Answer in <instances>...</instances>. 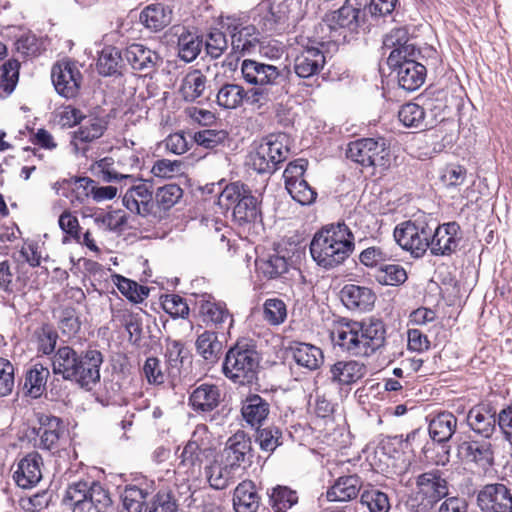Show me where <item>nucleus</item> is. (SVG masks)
<instances>
[{
	"mask_svg": "<svg viewBox=\"0 0 512 512\" xmlns=\"http://www.w3.org/2000/svg\"><path fill=\"white\" fill-rule=\"evenodd\" d=\"M295 363L309 371L317 370L324 363L323 351L310 343L292 341L287 347Z\"/></svg>",
	"mask_w": 512,
	"mask_h": 512,
	"instance_id": "25",
	"label": "nucleus"
},
{
	"mask_svg": "<svg viewBox=\"0 0 512 512\" xmlns=\"http://www.w3.org/2000/svg\"><path fill=\"white\" fill-rule=\"evenodd\" d=\"M360 503L365 506L369 512H389L391 501L387 492H384L372 484L363 487L360 495Z\"/></svg>",
	"mask_w": 512,
	"mask_h": 512,
	"instance_id": "43",
	"label": "nucleus"
},
{
	"mask_svg": "<svg viewBox=\"0 0 512 512\" xmlns=\"http://www.w3.org/2000/svg\"><path fill=\"white\" fill-rule=\"evenodd\" d=\"M123 205L132 213L141 216L152 214L154 201L150 186L146 183L131 186L123 196Z\"/></svg>",
	"mask_w": 512,
	"mask_h": 512,
	"instance_id": "23",
	"label": "nucleus"
},
{
	"mask_svg": "<svg viewBox=\"0 0 512 512\" xmlns=\"http://www.w3.org/2000/svg\"><path fill=\"white\" fill-rule=\"evenodd\" d=\"M260 203L251 189L240 182L226 185L218 196L219 206L232 209L234 223L248 235H258L264 229Z\"/></svg>",
	"mask_w": 512,
	"mask_h": 512,
	"instance_id": "4",
	"label": "nucleus"
},
{
	"mask_svg": "<svg viewBox=\"0 0 512 512\" xmlns=\"http://www.w3.org/2000/svg\"><path fill=\"white\" fill-rule=\"evenodd\" d=\"M346 157L362 167L386 170L390 167V149L384 138H362L349 143Z\"/></svg>",
	"mask_w": 512,
	"mask_h": 512,
	"instance_id": "10",
	"label": "nucleus"
},
{
	"mask_svg": "<svg viewBox=\"0 0 512 512\" xmlns=\"http://www.w3.org/2000/svg\"><path fill=\"white\" fill-rule=\"evenodd\" d=\"M246 90L236 83H224L216 94V103L224 109H236L245 99Z\"/></svg>",
	"mask_w": 512,
	"mask_h": 512,
	"instance_id": "45",
	"label": "nucleus"
},
{
	"mask_svg": "<svg viewBox=\"0 0 512 512\" xmlns=\"http://www.w3.org/2000/svg\"><path fill=\"white\" fill-rule=\"evenodd\" d=\"M121 60V53L116 47H104L97 60L96 66L98 73L102 76L118 74Z\"/></svg>",
	"mask_w": 512,
	"mask_h": 512,
	"instance_id": "49",
	"label": "nucleus"
},
{
	"mask_svg": "<svg viewBox=\"0 0 512 512\" xmlns=\"http://www.w3.org/2000/svg\"><path fill=\"white\" fill-rule=\"evenodd\" d=\"M37 338V349L44 355L55 353L58 334L56 330L49 324H43L35 332Z\"/></svg>",
	"mask_w": 512,
	"mask_h": 512,
	"instance_id": "57",
	"label": "nucleus"
},
{
	"mask_svg": "<svg viewBox=\"0 0 512 512\" xmlns=\"http://www.w3.org/2000/svg\"><path fill=\"white\" fill-rule=\"evenodd\" d=\"M19 67L17 60H8L2 65L0 98H6L14 91L19 78Z\"/></svg>",
	"mask_w": 512,
	"mask_h": 512,
	"instance_id": "52",
	"label": "nucleus"
},
{
	"mask_svg": "<svg viewBox=\"0 0 512 512\" xmlns=\"http://www.w3.org/2000/svg\"><path fill=\"white\" fill-rule=\"evenodd\" d=\"M477 503L483 512H512V489L501 482L486 484L478 492Z\"/></svg>",
	"mask_w": 512,
	"mask_h": 512,
	"instance_id": "17",
	"label": "nucleus"
},
{
	"mask_svg": "<svg viewBox=\"0 0 512 512\" xmlns=\"http://www.w3.org/2000/svg\"><path fill=\"white\" fill-rule=\"evenodd\" d=\"M24 287L25 281L12 272L9 261L0 262V289L8 294H16Z\"/></svg>",
	"mask_w": 512,
	"mask_h": 512,
	"instance_id": "56",
	"label": "nucleus"
},
{
	"mask_svg": "<svg viewBox=\"0 0 512 512\" xmlns=\"http://www.w3.org/2000/svg\"><path fill=\"white\" fill-rule=\"evenodd\" d=\"M61 185L72 190L76 194L77 200L83 202L93 194L95 182L89 177H73L63 180Z\"/></svg>",
	"mask_w": 512,
	"mask_h": 512,
	"instance_id": "62",
	"label": "nucleus"
},
{
	"mask_svg": "<svg viewBox=\"0 0 512 512\" xmlns=\"http://www.w3.org/2000/svg\"><path fill=\"white\" fill-rule=\"evenodd\" d=\"M113 317L118 320L129 334V342L139 346L142 340L143 316L141 311H131L129 309H118L113 311Z\"/></svg>",
	"mask_w": 512,
	"mask_h": 512,
	"instance_id": "41",
	"label": "nucleus"
},
{
	"mask_svg": "<svg viewBox=\"0 0 512 512\" xmlns=\"http://www.w3.org/2000/svg\"><path fill=\"white\" fill-rule=\"evenodd\" d=\"M354 240V234L345 223L323 226L310 242L311 257L326 270L336 268L354 251Z\"/></svg>",
	"mask_w": 512,
	"mask_h": 512,
	"instance_id": "3",
	"label": "nucleus"
},
{
	"mask_svg": "<svg viewBox=\"0 0 512 512\" xmlns=\"http://www.w3.org/2000/svg\"><path fill=\"white\" fill-rule=\"evenodd\" d=\"M196 349L206 361L213 363L222 350V342L218 340L215 332L204 331L196 340Z\"/></svg>",
	"mask_w": 512,
	"mask_h": 512,
	"instance_id": "48",
	"label": "nucleus"
},
{
	"mask_svg": "<svg viewBox=\"0 0 512 512\" xmlns=\"http://www.w3.org/2000/svg\"><path fill=\"white\" fill-rule=\"evenodd\" d=\"M183 190L177 184H167L157 189L155 201L157 205L168 210L172 208L182 197Z\"/></svg>",
	"mask_w": 512,
	"mask_h": 512,
	"instance_id": "59",
	"label": "nucleus"
},
{
	"mask_svg": "<svg viewBox=\"0 0 512 512\" xmlns=\"http://www.w3.org/2000/svg\"><path fill=\"white\" fill-rule=\"evenodd\" d=\"M285 93V87L255 86L246 91L244 101L258 109L280 98Z\"/></svg>",
	"mask_w": 512,
	"mask_h": 512,
	"instance_id": "46",
	"label": "nucleus"
},
{
	"mask_svg": "<svg viewBox=\"0 0 512 512\" xmlns=\"http://www.w3.org/2000/svg\"><path fill=\"white\" fill-rule=\"evenodd\" d=\"M413 500L416 512H434L443 498L450 495L451 484L446 471L433 468L415 477Z\"/></svg>",
	"mask_w": 512,
	"mask_h": 512,
	"instance_id": "6",
	"label": "nucleus"
},
{
	"mask_svg": "<svg viewBox=\"0 0 512 512\" xmlns=\"http://www.w3.org/2000/svg\"><path fill=\"white\" fill-rule=\"evenodd\" d=\"M196 304L199 308V314L206 323H212L218 326L224 323L227 319L232 321V316L226 308V304L223 302H216L209 294L201 295Z\"/></svg>",
	"mask_w": 512,
	"mask_h": 512,
	"instance_id": "36",
	"label": "nucleus"
},
{
	"mask_svg": "<svg viewBox=\"0 0 512 512\" xmlns=\"http://www.w3.org/2000/svg\"><path fill=\"white\" fill-rule=\"evenodd\" d=\"M264 319L271 325L283 323L287 317L285 303L281 299L271 298L264 302Z\"/></svg>",
	"mask_w": 512,
	"mask_h": 512,
	"instance_id": "61",
	"label": "nucleus"
},
{
	"mask_svg": "<svg viewBox=\"0 0 512 512\" xmlns=\"http://www.w3.org/2000/svg\"><path fill=\"white\" fill-rule=\"evenodd\" d=\"M340 298L349 310L366 312L373 308L376 295L368 287L346 284L340 291Z\"/></svg>",
	"mask_w": 512,
	"mask_h": 512,
	"instance_id": "24",
	"label": "nucleus"
},
{
	"mask_svg": "<svg viewBox=\"0 0 512 512\" xmlns=\"http://www.w3.org/2000/svg\"><path fill=\"white\" fill-rule=\"evenodd\" d=\"M466 420L471 430L486 439L493 435L497 422L495 413L482 405L471 408Z\"/></svg>",
	"mask_w": 512,
	"mask_h": 512,
	"instance_id": "32",
	"label": "nucleus"
},
{
	"mask_svg": "<svg viewBox=\"0 0 512 512\" xmlns=\"http://www.w3.org/2000/svg\"><path fill=\"white\" fill-rule=\"evenodd\" d=\"M84 123L74 132L71 145L76 152L79 151V143H90L99 139L107 130L108 121L104 117H89L83 119Z\"/></svg>",
	"mask_w": 512,
	"mask_h": 512,
	"instance_id": "37",
	"label": "nucleus"
},
{
	"mask_svg": "<svg viewBox=\"0 0 512 512\" xmlns=\"http://www.w3.org/2000/svg\"><path fill=\"white\" fill-rule=\"evenodd\" d=\"M374 277L381 285L399 286L407 280V272L399 264H383L376 270Z\"/></svg>",
	"mask_w": 512,
	"mask_h": 512,
	"instance_id": "50",
	"label": "nucleus"
},
{
	"mask_svg": "<svg viewBox=\"0 0 512 512\" xmlns=\"http://www.w3.org/2000/svg\"><path fill=\"white\" fill-rule=\"evenodd\" d=\"M398 118L406 127L423 128L427 126L424 108L413 102L406 103L400 108Z\"/></svg>",
	"mask_w": 512,
	"mask_h": 512,
	"instance_id": "53",
	"label": "nucleus"
},
{
	"mask_svg": "<svg viewBox=\"0 0 512 512\" xmlns=\"http://www.w3.org/2000/svg\"><path fill=\"white\" fill-rule=\"evenodd\" d=\"M38 426L32 428L37 436L34 447L48 451L52 455L57 454L62 448V440L65 437V425L59 417L46 413H37Z\"/></svg>",
	"mask_w": 512,
	"mask_h": 512,
	"instance_id": "12",
	"label": "nucleus"
},
{
	"mask_svg": "<svg viewBox=\"0 0 512 512\" xmlns=\"http://www.w3.org/2000/svg\"><path fill=\"white\" fill-rule=\"evenodd\" d=\"M124 57L130 66L148 75L161 64L162 58L155 51L141 43H132L126 47Z\"/></svg>",
	"mask_w": 512,
	"mask_h": 512,
	"instance_id": "22",
	"label": "nucleus"
},
{
	"mask_svg": "<svg viewBox=\"0 0 512 512\" xmlns=\"http://www.w3.org/2000/svg\"><path fill=\"white\" fill-rule=\"evenodd\" d=\"M81 327L78 314L73 307H65L61 310L59 316V328L61 332L68 336H74L78 333Z\"/></svg>",
	"mask_w": 512,
	"mask_h": 512,
	"instance_id": "64",
	"label": "nucleus"
},
{
	"mask_svg": "<svg viewBox=\"0 0 512 512\" xmlns=\"http://www.w3.org/2000/svg\"><path fill=\"white\" fill-rule=\"evenodd\" d=\"M215 446L206 425H197L180 454L178 469L196 476L202 465L214 457Z\"/></svg>",
	"mask_w": 512,
	"mask_h": 512,
	"instance_id": "8",
	"label": "nucleus"
},
{
	"mask_svg": "<svg viewBox=\"0 0 512 512\" xmlns=\"http://www.w3.org/2000/svg\"><path fill=\"white\" fill-rule=\"evenodd\" d=\"M259 363L260 358L253 347L237 343L227 351L222 371L235 384L247 385L257 378Z\"/></svg>",
	"mask_w": 512,
	"mask_h": 512,
	"instance_id": "7",
	"label": "nucleus"
},
{
	"mask_svg": "<svg viewBox=\"0 0 512 512\" xmlns=\"http://www.w3.org/2000/svg\"><path fill=\"white\" fill-rule=\"evenodd\" d=\"M193 138L198 145L213 149L227 140L228 133L225 130L203 129L196 132Z\"/></svg>",
	"mask_w": 512,
	"mask_h": 512,
	"instance_id": "63",
	"label": "nucleus"
},
{
	"mask_svg": "<svg viewBox=\"0 0 512 512\" xmlns=\"http://www.w3.org/2000/svg\"><path fill=\"white\" fill-rule=\"evenodd\" d=\"M367 0H346L341 8L327 13L316 28L317 33L326 36L328 43L348 41L349 36L358 33L365 23Z\"/></svg>",
	"mask_w": 512,
	"mask_h": 512,
	"instance_id": "5",
	"label": "nucleus"
},
{
	"mask_svg": "<svg viewBox=\"0 0 512 512\" xmlns=\"http://www.w3.org/2000/svg\"><path fill=\"white\" fill-rule=\"evenodd\" d=\"M206 87V76L200 70L195 69L183 77L179 93L186 102H194L203 96Z\"/></svg>",
	"mask_w": 512,
	"mask_h": 512,
	"instance_id": "42",
	"label": "nucleus"
},
{
	"mask_svg": "<svg viewBox=\"0 0 512 512\" xmlns=\"http://www.w3.org/2000/svg\"><path fill=\"white\" fill-rule=\"evenodd\" d=\"M103 355L97 349L77 352L70 346L59 347L52 357V371L63 380L91 388L100 381Z\"/></svg>",
	"mask_w": 512,
	"mask_h": 512,
	"instance_id": "2",
	"label": "nucleus"
},
{
	"mask_svg": "<svg viewBox=\"0 0 512 512\" xmlns=\"http://www.w3.org/2000/svg\"><path fill=\"white\" fill-rule=\"evenodd\" d=\"M256 442L262 451L272 453L283 444L282 430L277 426L257 428Z\"/></svg>",
	"mask_w": 512,
	"mask_h": 512,
	"instance_id": "54",
	"label": "nucleus"
},
{
	"mask_svg": "<svg viewBox=\"0 0 512 512\" xmlns=\"http://www.w3.org/2000/svg\"><path fill=\"white\" fill-rule=\"evenodd\" d=\"M257 273L266 280L284 279L292 264L284 255L279 252L268 254L265 257H258L255 260Z\"/></svg>",
	"mask_w": 512,
	"mask_h": 512,
	"instance_id": "27",
	"label": "nucleus"
},
{
	"mask_svg": "<svg viewBox=\"0 0 512 512\" xmlns=\"http://www.w3.org/2000/svg\"><path fill=\"white\" fill-rule=\"evenodd\" d=\"M391 68L397 72L399 86L404 90L415 91L425 81L426 67L417 60L404 61L402 65Z\"/></svg>",
	"mask_w": 512,
	"mask_h": 512,
	"instance_id": "29",
	"label": "nucleus"
},
{
	"mask_svg": "<svg viewBox=\"0 0 512 512\" xmlns=\"http://www.w3.org/2000/svg\"><path fill=\"white\" fill-rule=\"evenodd\" d=\"M221 392L214 384H201L189 397V405L195 412H211L220 403Z\"/></svg>",
	"mask_w": 512,
	"mask_h": 512,
	"instance_id": "33",
	"label": "nucleus"
},
{
	"mask_svg": "<svg viewBox=\"0 0 512 512\" xmlns=\"http://www.w3.org/2000/svg\"><path fill=\"white\" fill-rule=\"evenodd\" d=\"M459 454L466 461L473 462L483 469L494 464L492 444L487 440H468L459 445Z\"/></svg>",
	"mask_w": 512,
	"mask_h": 512,
	"instance_id": "26",
	"label": "nucleus"
},
{
	"mask_svg": "<svg viewBox=\"0 0 512 512\" xmlns=\"http://www.w3.org/2000/svg\"><path fill=\"white\" fill-rule=\"evenodd\" d=\"M172 21V9L162 3L146 6L139 14V22L148 30L158 32Z\"/></svg>",
	"mask_w": 512,
	"mask_h": 512,
	"instance_id": "31",
	"label": "nucleus"
},
{
	"mask_svg": "<svg viewBox=\"0 0 512 512\" xmlns=\"http://www.w3.org/2000/svg\"><path fill=\"white\" fill-rule=\"evenodd\" d=\"M92 481L90 478H80L68 484L63 502L72 506L73 512H96V509L92 508L91 504L83 501L89 492Z\"/></svg>",
	"mask_w": 512,
	"mask_h": 512,
	"instance_id": "34",
	"label": "nucleus"
},
{
	"mask_svg": "<svg viewBox=\"0 0 512 512\" xmlns=\"http://www.w3.org/2000/svg\"><path fill=\"white\" fill-rule=\"evenodd\" d=\"M431 230L429 250L433 256H451L457 252L463 233L456 221L436 224L433 220Z\"/></svg>",
	"mask_w": 512,
	"mask_h": 512,
	"instance_id": "15",
	"label": "nucleus"
},
{
	"mask_svg": "<svg viewBox=\"0 0 512 512\" xmlns=\"http://www.w3.org/2000/svg\"><path fill=\"white\" fill-rule=\"evenodd\" d=\"M83 501L91 504L98 512H106L111 504V498L107 490L96 481H92L89 492Z\"/></svg>",
	"mask_w": 512,
	"mask_h": 512,
	"instance_id": "60",
	"label": "nucleus"
},
{
	"mask_svg": "<svg viewBox=\"0 0 512 512\" xmlns=\"http://www.w3.org/2000/svg\"><path fill=\"white\" fill-rule=\"evenodd\" d=\"M236 471L237 469L228 467V463L222 460L221 463L214 462L205 467V476L212 488L222 490L234 482Z\"/></svg>",
	"mask_w": 512,
	"mask_h": 512,
	"instance_id": "44",
	"label": "nucleus"
},
{
	"mask_svg": "<svg viewBox=\"0 0 512 512\" xmlns=\"http://www.w3.org/2000/svg\"><path fill=\"white\" fill-rule=\"evenodd\" d=\"M51 79L57 93L70 99L78 94L82 75L75 63L66 61L52 67Z\"/></svg>",
	"mask_w": 512,
	"mask_h": 512,
	"instance_id": "19",
	"label": "nucleus"
},
{
	"mask_svg": "<svg viewBox=\"0 0 512 512\" xmlns=\"http://www.w3.org/2000/svg\"><path fill=\"white\" fill-rule=\"evenodd\" d=\"M251 439L243 431H238L226 442L222 453V460L228 463V467L239 470L252 463Z\"/></svg>",
	"mask_w": 512,
	"mask_h": 512,
	"instance_id": "20",
	"label": "nucleus"
},
{
	"mask_svg": "<svg viewBox=\"0 0 512 512\" xmlns=\"http://www.w3.org/2000/svg\"><path fill=\"white\" fill-rule=\"evenodd\" d=\"M387 329L383 320L370 317L351 321L332 334L335 345L356 357H371L381 353L386 344Z\"/></svg>",
	"mask_w": 512,
	"mask_h": 512,
	"instance_id": "1",
	"label": "nucleus"
},
{
	"mask_svg": "<svg viewBox=\"0 0 512 512\" xmlns=\"http://www.w3.org/2000/svg\"><path fill=\"white\" fill-rule=\"evenodd\" d=\"M244 80L254 86L284 87V76L278 67L245 59L241 64Z\"/></svg>",
	"mask_w": 512,
	"mask_h": 512,
	"instance_id": "18",
	"label": "nucleus"
},
{
	"mask_svg": "<svg viewBox=\"0 0 512 512\" xmlns=\"http://www.w3.org/2000/svg\"><path fill=\"white\" fill-rule=\"evenodd\" d=\"M49 376V369L41 363L32 365L25 373L23 384L25 393L34 399L41 397L46 390V383Z\"/></svg>",
	"mask_w": 512,
	"mask_h": 512,
	"instance_id": "39",
	"label": "nucleus"
},
{
	"mask_svg": "<svg viewBox=\"0 0 512 512\" xmlns=\"http://www.w3.org/2000/svg\"><path fill=\"white\" fill-rule=\"evenodd\" d=\"M43 458L36 452H30L17 464L13 479L18 487L31 489L42 479Z\"/></svg>",
	"mask_w": 512,
	"mask_h": 512,
	"instance_id": "21",
	"label": "nucleus"
},
{
	"mask_svg": "<svg viewBox=\"0 0 512 512\" xmlns=\"http://www.w3.org/2000/svg\"><path fill=\"white\" fill-rule=\"evenodd\" d=\"M329 43L326 36H315L294 58L293 69L299 78L317 75L326 63L323 48Z\"/></svg>",
	"mask_w": 512,
	"mask_h": 512,
	"instance_id": "14",
	"label": "nucleus"
},
{
	"mask_svg": "<svg viewBox=\"0 0 512 512\" xmlns=\"http://www.w3.org/2000/svg\"><path fill=\"white\" fill-rule=\"evenodd\" d=\"M433 219L425 215L398 224L394 229V239L398 245L413 257H422L429 249Z\"/></svg>",
	"mask_w": 512,
	"mask_h": 512,
	"instance_id": "9",
	"label": "nucleus"
},
{
	"mask_svg": "<svg viewBox=\"0 0 512 512\" xmlns=\"http://www.w3.org/2000/svg\"><path fill=\"white\" fill-rule=\"evenodd\" d=\"M226 30L231 37V54L239 59L256 51L260 43V32L254 24L243 25L228 18Z\"/></svg>",
	"mask_w": 512,
	"mask_h": 512,
	"instance_id": "16",
	"label": "nucleus"
},
{
	"mask_svg": "<svg viewBox=\"0 0 512 512\" xmlns=\"http://www.w3.org/2000/svg\"><path fill=\"white\" fill-rule=\"evenodd\" d=\"M270 413V404L258 394H249L241 406V415L251 427L259 428Z\"/></svg>",
	"mask_w": 512,
	"mask_h": 512,
	"instance_id": "30",
	"label": "nucleus"
},
{
	"mask_svg": "<svg viewBox=\"0 0 512 512\" xmlns=\"http://www.w3.org/2000/svg\"><path fill=\"white\" fill-rule=\"evenodd\" d=\"M148 492L135 485L126 486L122 493V502L124 511L122 512H142Z\"/></svg>",
	"mask_w": 512,
	"mask_h": 512,
	"instance_id": "55",
	"label": "nucleus"
},
{
	"mask_svg": "<svg viewBox=\"0 0 512 512\" xmlns=\"http://www.w3.org/2000/svg\"><path fill=\"white\" fill-rule=\"evenodd\" d=\"M331 380L340 385H351L363 378L366 366L356 360L337 361L330 367Z\"/></svg>",
	"mask_w": 512,
	"mask_h": 512,
	"instance_id": "35",
	"label": "nucleus"
},
{
	"mask_svg": "<svg viewBox=\"0 0 512 512\" xmlns=\"http://www.w3.org/2000/svg\"><path fill=\"white\" fill-rule=\"evenodd\" d=\"M269 502L273 512H286L298 503V495L289 487L277 486L272 489Z\"/></svg>",
	"mask_w": 512,
	"mask_h": 512,
	"instance_id": "51",
	"label": "nucleus"
},
{
	"mask_svg": "<svg viewBox=\"0 0 512 512\" xmlns=\"http://www.w3.org/2000/svg\"><path fill=\"white\" fill-rule=\"evenodd\" d=\"M457 418L451 412H441L429 422V435L434 442L446 443L454 435Z\"/></svg>",
	"mask_w": 512,
	"mask_h": 512,
	"instance_id": "38",
	"label": "nucleus"
},
{
	"mask_svg": "<svg viewBox=\"0 0 512 512\" xmlns=\"http://www.w3.org/2000/svg\"><path fill=\"white\" fill-rule=\"evenodd\" d=\"M285 139L286 136L283 134H271L263 138L250 155L253 169L260 174L274 172L289 153Z\"/></svg>",
	"mask_w": 512,
	"mask_h": 512,
	"instance_id": "11",
	"label": "nucleus"
},
{
	"mask_svg": "<svg viewBox=\"0 0 512 512\" xmlns=\"http://www.w3.org/2000/svg\"><path fill=\"white\" fill-rule=\"evenodd\" d=\"M202 46L203 40L196 33L185 30L178 36V56L187 63L197 58L201 52Z\"/></svg>",
	"mask_w": 512,
	"mask_h": 512,
	"instance_id": "47",
	"label": "nucleus"
},
{
	"mask_svg": "<svg viewBox=\"0 0 512 512\" xmlns=\"http://www.w3.org/2000/svg\"><path fill=\"white\" fill-rule=\"evenodd\" d=\"M259 500L252 481H243L234 491L233 505L236 512H257Z\"/></svg>",
	"mask_w": 512,
	"mask_h": 512,
	"instance_id": "40",
	"label": "nucleus"
},
{
	"mask_svg": "<svg viewBox=\"0 0 512 512\" xmlns=\"http://www.w3.org/2000/svg\"><path fill=\"white\" fill-rule=\"evenodd\" d=\"M364 486L357 474L341 476L327 490L326 496L331 502L350 501L358 496Z\"/></svg>",
	"mask_w": 512,
	"mask_h": 512,
	"instance_id": "28",
	"label": "nucleus"
},
{
	"mask_svg": "<svg viewBox=\"0 0 512 512\" xmlns=\"http://www.w3.org/2000/svg\"><path fill=\"white\" fill-rule=\"evenodd\" d=\"M286 189L291 197L301 205H310L317 197L316 191L305 179L297 182L294 181V183H287Z\"/></svg>",
	"mask_w": 512,
	"mask_h": 512,
	"instance_id": "58",
	"label": "nucleus"
},
{
	"mask_svg": "<svg viewBox=\"0 0 512 512\" xmlns=\"http://www.w3.org/2000/svg\"><path fill=\"white\" fill-rule=\"evenodd\" d=\"M290 3L285 0L277 5H260L256 10L254 21L258 30L269 35L282 34L290 27L295 26V19L291 17Z\"/></svg>",
	"mask_w": 512,
	"mask_h": 512,
	"instance_id": "13",
	"label": "nucleus"
}]
</instances>
